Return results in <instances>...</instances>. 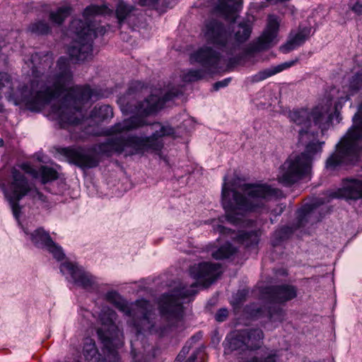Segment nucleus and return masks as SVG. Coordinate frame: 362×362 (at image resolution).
I'll use <instances>...</instances> for the list:
<instances>
[{"mask_svg": "<svg viewBox=\"0 0 362 362\" xmlns=\"http://www.w3.org/2000/svg\"><path fill=\"white\" fill-rule=\"evenodd\" d=\"M144 125V119L133 116L124 119L107 129L108 135H112L105 142L95 144L90 150L81 148H63L59 153L64 156L70 163L81 168H92L99 163V155L110 156L113 153L125 156L142 155L150 150L159 151L163 147L161 137L173 134V129L157 122L152 124L153 131L150 136H124V134Z\"/></svg>", "mask_w": 362, "mask_h": 362, "instance_id": "nucleus-1", "label": "nucleus"}, {"mask_svg": "<svg viewBox=\"0 0 362 362\" xmlns=\"http://www.w3.org/2000/svg\"><path fill=\"white\" fill-rule=\"evenodd\" d=\"M241 192L230 189L224 176L221 191L222 206L226 212V219L233 225H238L240 221V214L256 212L264 208V200L271 197H282L281 190L272 187L268 185L244 183L240 185Z\"/></svg>", "mask_w": 362, "mask_h": 362, "instance_id": "nucleus-2", "label": "nucleus"}, {"mask_svg": "<svg viewBox=\"0 0 362 362\" xmlns=\"http://www.w3.org/2000/svg\"><path fill=\"white\" fill-rule=\"evenodd\" d=\"M58 72L53 76L33 70L30 85L21 89V99L32 110H39L68 90L72 80L69 61L62 57L57 61Z\"/></svg>", "mask_w": 362, "mask_h": 362, "instance_id": "nucleus-3", "label": "nucleus"}, {"mask_svg": "<svg viewBox=\"0 0 362 362\" xmlns=\"http://www.w3.org/2000/svg\"><path fill=\"white\" fill-rule=\"evenodd\" d=\"M105 8L97 5L87 6L83 13V19L74 18L70 23L69 32L76 36L68 49L72 60L83 62L90 59L93 52V41L98 34L103 35L105 29L95 20V16L102 14Z\"/></svg>", "mask_w": 362, "mask_h": 362, "instance_id": "nucleus-4", "label": "nucleus"}, {"mask_svg": "<svg viewBox=\"0 0 362 362\" xmlns=\"http://www.w3.org/2000/svg\"><path fill=\"white\" fill-rule=\"evenodd\" d=\"M20 169L13 168L11 170V177L8 187L4 189V194L11 207L16 219L18 220L20 207L18 202L23 197L30 194L32 197L42 199V194L25 177L24 173L34 177H41L42 182L45 184L58 178V173L52 168L42 165L39 170L34 169L29 163H25L19 165Z\"/></svg>", "mask_w": 362, "mask_h": 362, "instance_id": "nucleus-5", "label": "nucleus"}, {"mask_svg": "<svg viewBox=\"0 0 362 362\" xmlns=\"http://www.w3.org/2000/svg\"><path fill=\"white\" fill-rule=\"evenodd\" d=\"M93 98L99 97L89 86L71 88L59 105L52 106L50 116L62 128L81 125L84 118L82 108Z\"/></svg>", "mask_w": 362, "mask_h": 362, "instance_id": "nucleus-6", "label": "nucleus"}, {"mask_svg": "<svg viewBox=\"0 0 362 362\" xmlns=\"http://www.w3.org/2000/svg\"><path fill=\"white\" fill-rule=\"evenodd\" d=\"M353 125L336 145L335 151L325 163L328 170H334L341 165H355L360 157L362 141V103L353 117Z\"/></svg>", "mask_w": 362, "mask_h": 362, "instance_id": "nucleus-7", "label": "nucleus"}, {"mask_svg": "<svg viewBox=\"0 0 362 362\" xmlns=\"http://www.w3.org/2000/svg\"><path fill=\"white\" fill-rule=\"evenodd\" d=\"M105 298L107 301L129 317L127 324L135 330L136 334L151 332L155 327V310L149 301L140 299L134 303H129L117 291L113 290L107 291Z\"/></svg>", "mask_w": 362, "mask_h": 362, "instance_id": "nucleus-8", "label": "nucleus"}, {"mask_svg": "<svg viewBox=\"0 0 362 362\" xmlns=\"http://www.w3.org/2000/svg\"><path fill=\"white\" fill-rule=\"evenodd\" d=\"M147 87L139 81H133L129 84L126 94L118 98V104L123 113H134L141 116H148L161 109L164 104L174 97L176 94L168 92L163 97L151 94L149 98L140 103H136L135 97L146 91Z\"/></svg>", "mask_w": 362, "mask_h": 362, "instance_id": "nucleus-9", "label": "nucleus"}, {"mask_svg": "<svg viewBox=\"0 0 362 362\" xmlns=\"http://www.w3.org/2000/svg\"><path fill=\"white\" fill-rule=\"evenodd\" d=\"M325 143L310 141L305 145V151L299 155L288 157L280 168L278 181L285 187H291L311 170L313 156L322 151Z\"/></svg>", "mask_w": 362, "mask_h": 362, "instance_id": "nucleus-10", "label": "nucleus"}, {"mask_svg": "<svg viewBox=\"0 0 362 362\" xmlns=\"http://www.w3.org/2000/svg\"><path fill=\"white\" fill-rule=\"evenodd\" d=\"M117 314L112 308L103 306L98 314L100 327L97 334L104 346L110 351L122 345L123 332L117 325Z\"/></svg>", "mask_w": 362, "mask_h": 362, "instance_id": "nucleus-11", "label": "nucleus"}, {"mask_svg": "<svg viewBox=\"0 0 362 362\" xmlns=\"http://www.w3.org/2000/svg\"><path fill=\"white\" fill-rule=\"evenodd\" d=\"M61 273L71 281L74 285L88 292L99 293L103 284L100 279L86 270L83 267L70 262H65L60 264Z\"/></svg>", "mask_w": 362, "mask_h": 362, "instance_id": "nucleus-12", "label": "nucleus"}, {"mask_svg": "<svg viewBox=\"0 0 362 362\" xmlns=\"http://www.w3.org/2000/svg\"><path fill=\"white\" fill-rule=\"evenodd\" d=\"M288 117L293 123L306 128V129H300L298 132L299 142L304 144L307 139H310L311 136L314 137V135L308 129L311 126L312 122L320 127L325 113L322 107H315L311 111L308 109L301 108L290 111Z\"/></svg>", "mask_w": 362, "mask_h": 362, "instance_id": "nucleus-13", "label": "nucleus"}, {"mask_svg": "<svg viewBox=\"0 0 362 362\" xmlns=\"http://www.w3.org/2000/svg\"><path fill=\"white\" fill-rule=\"evenodd\" d=\"M264 333L261 329L252 328L235 330L227 337L228 349L231 351L258 349L262 344Z\"/></svg>", "mask_w": 362, "mask_h": 362, "instance_id": "nucleus-14", "label": "nucleus"}, {"mask_svg": "<svg viewBox=\"0 0 362 362\" xmlns=\"http://www.w3.org/2000/svg\"><path fill=\"white\" fill-rule=\"evenodd\" d=\"M23 230L26 238L30 240L36 247L47 250L57 261L64 258L65 255L62 247L53 241L49 232L43 228L31 230L28 227H23Z\"/></svg>", "mask_w": 362, "mask_h": 362, "instance_id": "nucleus-15", "label": "nucleus"}, {"mask_svg": "<svg viewBox=\"0 0 362 362\" xmlns=\"http://www.w3.org/2000/svg\"><path fill=\"white\" fill-rule=\"evenodd\" d=\"M221 265L218 263L201 262L194 264L189 268L190 276L197 282L192 284V287L199 284L204 288L211 286L221 274Z\"/></svg>", "mask_w": 362, "mask_h": 362, "instance_id": "nucleus-16", "label": "nucleus"}, {"mask_svg": "<svg viewBox=\"0 0 362 362\" xmlns=\"http://www.w3.org/2000/svg\"><path fill=\"white\" fill-rule=\"evenodd\" d=\"M158 303L163 317L169 320L179 319L181 313V289L176 288L169 293H163Z\"/></svg>", "mask_w": 362, "mask_h": 362, "instance_id": "nucleus-17", "label": "nucleus"}, {"mask_svg": "<svg viewBox=\"0 0 362 362\" xmlns=\"http://www.w3.org/2000/svg\"><path fill=\"white\" fill-rule=\"evenodd\" d=\"M204 35L209 44L223 50L226 48L230 37L224 24L215 18L206 23Z\"/></svg>", "mask_w": 362, "mask_h": 362, "instance_id": "nucleus-18", "label": "nucleus"}, {"mask_svg": "<svg viewBox=\"0 0 362 362\" xmlns=\"http://www.w3.org/2000/svg\"><path fill=\"white\" fill-rule=\"evenodd\" d=\"M262 294L268 302L281 305L296 298L298 288L296 286L287 284L272 285L265 287Z\"/></svg>", "mask_w": 362, "mask_h": 362, "instance_id": "nucleus-19", "label": "nucleus"}, {"mask_svg": "<svg viewBox=\"0 0 362 362\" xmlns=\"http://www.w3.org/2000/svg\"><path fill=\"white\" fill-rule=\"evenodd\" d=\"M315 209L314 204H305L298 211L297 223L295 228L283 226L276 230L273 236L272 245L276 247L281 243L288 239L293 233L294 230L305 226L308 218L311 216Z\"/></svg>", "mask_w": 362, "mask_h": 362, "instance_id": "nucleus-20", "label": "nucleus"}, {"mask_svg": "<svg viewBox=\"0 0 362 362\" xmlns=\"http://www.w3.org/2000/svg\"><path fill=\"white\" fill-rule=\"evenodd\" d=\"M190 59L199 64L207 71L215 73L218 71L221 54L210 47L204 46L192 53Z\"/></svg>", "mask_w": 362, "mask_h": 362, "instance_id": "nucleus-21", "label": "nucleus"}, {"mask_svg": "<svg viewBox=\"0 0 362 362\" xmlns=\"http://www.w3.org/2000/svg\"><path fill=\"white\" fill-rule=\"evenodd\" d=\"M116 17L119 24L127 23L129 27L135 28L140 25L143 16L139 9L128 4L122 0L117 2L116 6Z\"/></svg>", "mask_w": 362, "mask_h": 362, "instance_id": "nucleus-22", "label": "nucleus"}, {"mask_svg": "<svg viewBox=\"0 0 362 362\" xmlns=\"http://www.w3.org/2000/svg\"><path fill=\"white\" fill-rule=\"evenodd\" d=\"M242 2L237 0H216L211 13L216 17L234 23L238 16Z\"/></svg>", "mask_w": 362, "mask_h": 362, "instance_id": "nucleus-23", "label": "nucleus"}, {"mask_svg": "<svg viewBox=\"0 0 362 362\" xmlns=\"http://www.w3.org/2000/svg\"><path fill=\"white\" fill-rule=\"evenodd\" d=\"M332 198H343L346 200L362 199V180L346 178L342 181V187L330 195Z\"/></svg>", "mask_w": 362, "mask_h": 362, "instance_id": "nucleus-24", "label": "nucleus"}, {"mask_svg": "<svg viewBox=\"0 0 362 362\" xmlns=\"http://www.w3.org/2000/svg\"><path fill=\"white\" fill-rule=\"evenodd\" d=\"M310 33V27L300 28L294 36L290 37L284 45L280 47L281 52L283 53H288L296 47L301 46L309 39Z\"/></svg>", "mask_w": 362, "mask_h": 362, "instance_id": "nucleus-25", "label": "nucleus"}, {"mask_svg": "<svg viewBox=\"0 0 362 362\" xmlns=\"http://www.w3.org/2000/svg\"><path fill=\"white\" fill-rule=\"evenodd\" d=\"M83 354L88 362H105L101 358L95 346V341L91 338H86L83 341Z\"/></svg>", "mask_w": 362, "mask_h": 362, "instance_id": "nucleus-26", "label": "nucleus"}, {"mask_svg": "<svg viewBox=\"0 0 362 362\" xmlns=\"http://www.w3.org/2000/svg\"><path fill=\"white\" fill-rule=\"evenodd\" d=\"M260 235L259 230L241 231L238 235V240L246 247H255L258 245Z\"/></svg>", "mask_w": 362, "mask_h": 362, "instance_id": "nucleus-27", "label": "nucleus"}, {"mask_svg": "<svg viewBox=\"0 0 362 362\" xmlns=\"http://www.w3.org/2000/svg\"><path fill=\"white\" fill-rule=\"evenodd\" d=\"M234 32L235 39L238 42L242 43L245 42L248 40L252 33L250 21L248 20H244L239 23Z\"/></svg>", "mask_w": 362, "mask_h": 362, "instance_id": "nucleus-28", "label": "nucleus"}, {"mask_svg": "<svg viewBox=\"0 0 362 362\" xmlns=\"http://www.w3.org/2000/svg\"><path fill=\"white\" fill-rule=\"evenodd\" d=\"M237 252V248L231 243H227L215 251L212 252L211 256L214 259L221 260L228 259Z\"/></svg>", "mask_w": 362, "mask_h": 362, "instance_id": "nucleus-29", "label": "nucleus"}, {"mask_svg": "<svg viewBox=\"0 0 362 362\" xmlns=\"http://www.w3.org/2000/svg\"><path fill=\"white\" fill-rule=\"evenodd\" d=\"M276 37V34L265 30L263 34L259 37L255 47L252 49H248L247 52L250 53L268 48Z\"/></svg>", "mask_w": 362, "mask_h": 362, "instance_id": "nucleus-30", "label": "nucleus"}, {"mask_svg": "<svg viewBox=\"0 0 362 362\" xmlns=\"http://www.w3.org/2000/svg\"><path fill=\"white\" fill-rule=\"evenodd\" d=\"M90 117L97 122L104 121L113 117L112 108L107 105L95 107L91 111Z\"/></svg>", "mask_w": 362, "mask_h": 362, "instance_id": "nucleus-31", "label": "nucleus"}, {"mask_svg": "<svg viewBox=\"0 0 362 362\" xmlns=\"http://www.w3.org/2000/svg\"><path fill=\"white\" fill-rule=\"evenodd\" d=\"M28 31L35 35H45L51 32V27L46 21L37 20L29 25Z\"/></svg>", "mask_w": 362, "mask_h": 362, "instance_id": "nucleus-32", "label": "nucleus"}, {"mask_svg": "<svg viewBox=\"0 0 362 362\" xmlns=\"http://www.w3.org/2000/svg\"><path fill=\"white\" fill-rule=\"evenodd\" d=\"M285 315L286 311L279 305L266 306V317L271 322H282Z\"/></svg>", "mask_w": 362, "mask_h": 362, "instance_id": "nucleus-33", "label": "nucleus"}, {"mask_svg": "<svg viewBox=\"0 0 362 362\" xmlns=\"http://www.w3.org/2000/svg\"><path fill=\"white\" fill-rule=\"evenodd\" d=\"M70 14V8L66 6L59 7L56 11H52L49 14V20L53 25H60Z\"/></svg>", "mask_w": 362, "mask_h": 362, "instance_id": "nucleus-34", "label": "nucleus"}, {"mask_svg": "<svg viewBox=\"0 0 362 362\" xmlns=\"http://www.w3.org/2000/svg\"><path fill=\"white\" fill-rule=\"evenodd\" d=\"M245 312L252 318H259L266 316V306L258 307L251 304L245 308Z\"/></svg>", "mask_w": 362, "mask_h": 362, "instance_id": "nucleus-35", "label": "nucleus"}, {"mask_svg": "<svg viewBox=\"0 0 362 362\" xmlns=\"http://www.w3.org/2000/svg\"><path fill=\"white\" fill-rule=\"evenodd\" d=\"M207 360L205 347L202 346L197 349L185 362H207Z\"/></svg>", "mask_w": 362, "mask_h": 362, "instance_id": "nucleus-36", "label": "nucleus"}, {"mask_svg": "<svg viewBox=\"0 0 362 362\" xmlns=\"http://www.w3.org/2000/svg\"><path fill=\"white\" fill-rule=\"evenodd\" d=\"M275 74H276V72L274 67L264 69L252 76L251 81L252 83H258Z\"/></svg>", "mask_w": 362, "mask_h": 362, "instance_id": "nucleus-37", "label": "nucleus"}, {"mask_svg": "<svg viewBox=\"0 0 362 362\" xmlns=\"http://www.w3.org/2000/svg\"><path fill=\"white\" fill-rule=\"evenodd\" d=\"M349 88L352 91H358L362 89V73H356L350 79Z\"/></svg>", "mask_w": 362, "mask_h": 362, "instance_id": "nucleus-38", "label": "nucleus"}, {"mask_svg": "<svg viewBox=\"0 0 362 362\" xmlns=\"http://www.w3.org/2000/svg\"><path fill=\"white\" fill-rule=\"evenodd\" d=\"M204 72L202 69L189 70L187 74L182 76V81H197L204 77Z\"/></svg>", "mask_w": 362, "mask_h": 362, "instance_id": "nucleus-39", "label": "nucleus"}, {"mask_svg": "<svg viewBox=\"0 0 362 362\" xmlns=\"http://www.w3.org/2000/svg\"><path fill=\"white\" fill-rule=\"evenodd\" d=\"M161 0H136V1L141 6H147L157 11H163V8L160 6V1Z\"/></svg>", "mask_w": 362, "mask_h": 362, "instance_id": "nucleus-40", "label": "nucleus"}, {"mask_svg": "<svg viewBox=\"0 0 362 362\" xmlns=\"http://www.w3.org/2000/svg\"><path fill=\"white\" fill-rule=\"evenodd\" d=\"M248 291L245 289L239 290L235 296L233 302V306L234 308L240 307L242 304L245 301Z\"/></svg>", "mask_w": 362, "mask_h": 362, "instance_id": "nucleus-41", "label": "nucleus"}, {"mask_svg": "<svg viewBox=\"0 0 362 362\" xmlns=\"http://www.w3.org/2000/svg\"><path fill=\"white\" fill-rule=\"evenodd\" d=\"M279 23L277 18L274 16H269L266 30L277 35Z\"/></svg>", "mask_w": 362, "mask_h": 362, "instance_id": "nucleus-42", "label": "nucleus"}, {"mask_svg": "<svg viewBox=\"0 0 362 362\" xmlns=\"http://www.w3.org/2000/svg\"><path fill=\"white\" fill-rule=\"evenodd\" d=\"M298 59H296L295 60L286 62L284 63H282L281 64H279V65L274 66L276 74L294 66L298 62Z\"/></svg>", "mask_w": 362, "mask_h": 362, "instance_id": "nucleus-43", "label": "nucleus"}, {"mask_svg": "<svg viewBox=\"0 0 362 362\" xmlns=\"http://www.w3.org/2000/svg\"><path fill=\"white\" fill-rule=\"evenodd\" d=\"M298 59H296L295 60L286 62L284 63H282L281 64H279V65L274 66L276 74L294 66L298 62Z\"/></svg>", "mask_w": 362, "mask_h": 362, "instance_id": "nucleus-44", "label": "nucleus"}, {"mask_svg": "<svg viewBox=\"0 0 362 362\" xmlns=\"http://www.w3.org/2000/svg\"><path fill=\"white\" fill-rule=\"evenodd\" d=\"M228 315V310L226 308H221L216 313L215 319L218 322H223L227 319Z\"/></svg>", "mask_w": 362, "mask_h": 362, "instance_id": "nucleus-45", "label": "nucleus"}, {"mask_svg": "<svg viewBox=\"0 0 362 362\" xmlns=\"http://www.w3.org/2000/svg\"><path fill=\"white\" fill-rule=\"evenodd\" d=\"M242 60V57L240 56H236L234 57H231L228 59V64H227V69L228 71L232 70L233 67H235L236 65L239 64Z\"/></svg>", "mask_w": 362, "mask_h": 362, "instance_id": "nucleus-46", "label": "nucleus"}, {"mask_svg": "<svg viewBox=\"0 0 362 362\" xmlns=\"http://www.w3.org/2000/svg\"><path fill=\"white\" fill-rule=\"evenodd\" d=\"M230 81H231V78L230 77L226 78H225V79H223L222 81H217V82L214 83L213 89H214V90H218L221 88L226 87L229 84V83Z\"/></svg>", "mask_w": 362, "mask_h": 362, "instance_id": "nucleus-47", "label": "nucleus"}, {"mask_svg": "<svg viewBox=\"0 0 362 362\" xmlns=\"http://www.w3.org/2000/svg\"><path fill=\"white\" fill-rule=\"evenodd\" d=\"M202 334L201 332H199V333L194 334V336H192L191 337V339H189V341L186 342L185 346H182V351H185L186 349H189V346L192 343H195L197 341L200 340L202 339Z\"/></svg>", "mask_w": 362, "mask_h": 362, "instance_id": "nucleus-48", "label": "nucleus"}, {"mask_svg": "<svg viewBox=\"0 0 362 362\" xmlns=\"http://www.w3.org/2000/svg\"><path fill=\"white\" fill-rule=\"evenodd\" d=\"M178 3L177 0H163L162 3L160 2V6H163V11H158L159 13H163L168 8H173L175 4Z\"/></svg>", "mask_w": 362, "mask_h": 362, "instance_id": "nucleus-49", "label": "nucleus"}, {"mask_svg": "<svg viewBox=\"0 0 362 362\" xmlns=\"http://www.w3.org/2000/svg\"><path fill=\"white\" fill-rule=\"evenodd\" d=\"M351 11H354L357 15L362 14V4L357 1L352 7Z\"/></svg>", "mask_w": 362, "mask_h": 362, "instance_id": "nucleus-50", "label": "nucleus"}, {"mask_svg": "<svg viewBox=\"0 0 362 362\" xmlns=\"http://www.w3.org/2000/svg\"><path fill=\"white\" fill-rule=\"evenodd\" d=\"M216 230L221 234H229L230 233L232 232L231 229L221 225H218L217 226Z\"/></svg>", "mask_w": 362, "mask_h": 362, "instance_id": "nucleus-51", "label": "nucleus"}, {"mask_svg": "<svg viewBox=\"0 0 362 362\" xmlns=\"http://www.w3.org/2000/svg\"><path fill=\"white\" fill-rule=\"evenodd\" d=\"M196 291H194V290L192 291V293H188V291L185 290V287L182 286V301L187 297H189V296H194L196 294Z\"/></svg>", "mask_w": 362, "mask_h": 362, "instance_id": "nucleus-52", "label": "nucleus"}, {"mask_svg": "<svg viewBox=\"0 0 362 362\" xmlns=\"http://www.w3.org/2000/svg\"><path fill=\"white\" fill-rule=\"evenodd\" d=\"M284 209V207L281 206V205L278 206L276 208L274 209L272 211V214H273L275 216H279L282 214Z\"/></svg>", "mask_w": 362, "mask_h": 362, "instance_id": "nucleus-53", "label": "nucleus"}, {"mask_svg": "<svg viewBox=\"0 0 362 362\" xmlns=\"http://www.w3.org/2000/svg\"><path fill=\"white\" fill-rule=\"evenodd\" d=\"M132 354L134 355V357L136 356V351H135V349L133 347L132 344Z\"/></svg>", "mask_w": 362, "mask_h": 362, "instance_id": "nucleus-54", "label": "nucleus"}, {"mask_svg": "<svg viewBox=\"0 0 362 362\" xmlns=\"http://www.w3.org/2000/svg\"><path fill=\"white\" fill-rule=\"evenodd\" d=\"M233 49H235V46H233L232 49L228 52V54H232L233 53Z\"/></svg>", "mask_w": 362, "mask_h": 362, "instance_id": "nucleus-55", "label": "nucleus"}, {"mask_svg": "<svg viewBox=\"0 0 362 362\" xmlns=\"http://www.w3.org/2000/svg\"><path fill=\"white\" fill-rule=\"evenodd\" d=\"M4 143V140L2 139H0V146H3Z\"/></svg>", "mask_w": 362, "mask_h": 362, "instance_id": "nucleus-56", "label": "nucleus"}, {"mask_svg": "<svg viewBox=\"0 0 362 362\" xmlns=\"http://www.w3.org/2000/svg\"><path fill=\"white\" fill-rule=\"evenodd\" d=\"M179 356H180V354L177 355V358H176V360L175 361V362H180V359H179Z\"/></svg>", "mask_w": 362, "mask_h": 362, "instance_id": "nucleus-57", "label": "nucleus"}, {"mask_svg": "<svg viewBox=\"0 0 362 362\" xmlns=\"http://www.w3.org/2000/svg\"><path fill=\"white\" fill-rule=\"evenodd\" d=\"M282 274L286 276V275H287V272L285 270H284L282 272Z\"/></svg>", "mask_w": 362, "mask_h": 362, "instance_id": "nucleus-58", "label": "nucleus"}]
</instances>
